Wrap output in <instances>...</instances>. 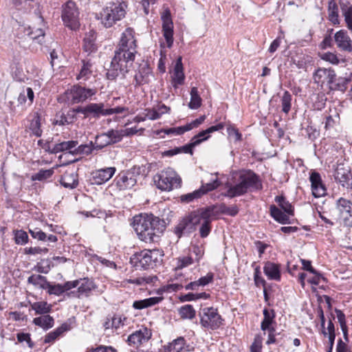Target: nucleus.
<instances>
[{"label": "nucleus", "mask_w": 352, "mask_h": 352, "mask_svg": "<svg viewBox=\"0 0 352 352\" xmlns=\"http://www.w3.org/2000/svg\"><path fill=\"white\" fill-rule=\"evenodd\" d=\"M275 201L278 204V208L275 205L270 206V212L272 217L281 224L290 223L289 216L294 214L293 206L286 199L283 195L276 196Z\"/></svg>", "instance_id": "7"}, {"label": "nucleus", "mask_w": 352, "mask_h": 352, "mask_svg": "<svg viewBox=\"0 0 352 352\" xmlns=\"http://www.w3.org/2000/svg\"><path fill=\"white\" fill-rule=\"evenodd\" d=\"M335 41L338 47L346 52H352V44L346 31L341 30L337 32L334 36Z\"/></svg>", "instance_id": "23"}, {"label": "nucleus", "mask_w": 352, "mask_h": 352, "mask_svg": "<svg viewBox=\"0 0 352 352\" xmlns=\"http://www.w3.org/2000/svg\"><path fill=\"white\" fill-rule=\"evenodd\" d=\"M78 141L74 140L62 142L54 145L52 152L56 154L59 152L68 151L69 153L73 155V151L76 148V146H78Z\"/></svg>", "instance_id": "34"}, {"label": "nucleus", "mask_w": 352, "mask_h": 352, "mask_svg": "<svg viewBox=\"0 0 352 352\" xmlns=\"http://www.w3.org/2000/svg\"><path fill=\"white\" fill-rule=\"evenodd\" d=\"M189 252L195 255L194 261L199 263L204 254V247L202 245H192Z\"/></svg>", "instance_id": "53"}, {"label": "nucleus", "mask_w": 352, "mask_h": 352, "mask_svg": "<svg viewBox=\"0 0 352 352\" xmlns=\"http://www.w3.org/2000/svg\"><path fill=\"white\" fill-rule=\"evenodd\" d=\"M328 19L334 25L340 23L338 7L335 0H329L328 3Z\"/></svg>", "instance_id": "38"}, {"label": "nucleus", "mask_w": 352, "mask_h": 352, "mask_svg": "<svg viewBox=\"0 0 352 352\" xmlns=\"http://www.w3.org/2000/svg\"><path fill=\"white\" fill-rule=\"evenodd\" d=\"M335 179L344 188L352 190V170L341 171L338 169L334 174Z\"/></svg>", "instance_id": "26"}, {"label": "nucleus", "mask_w": 352, "mask_h": 352, "mask_svg": "<svg viewBox=\"0 0 352 352\" xmlns=\"http://www.w3.org/2000/svg\"><path fill=\"white\" fill-rule=\"evenodd\" d=\"M14 242L17 245H25L28 241V235L26 232L22 230H14Z\"/></svg>", "instance_id": "52"}, {"label": "nucleus", "mask_w": 352, "mask_h": 352, "mask_svg": "<svg viewBox=\"0 0 352 352\" xmlns=\"http://www.w3.org/2000/svg\"><path fill=\"white\" fill-rule=\"evenodd\" d=\"M153 181L157 188L170 191L181 186L182 179L171 168H167L153 177Z\"/></svg>", "instance_id": "8"}, {"label": "nucleus", "mask_w": 352, "mask_h": 352, "mask_svg": "<svg viewBox=\"0 0 352 352\" xmlns=\"http://www.w3.org/2000/svg\"><path fill=\"white\" fill-rule=\"evenodd\" d=\"M228 133L230 136L234 137L235 141H240L242 138L241 133L234 126L228 127Z\"/></svg>", "instance_id": "63"}, {"label": "nucleus", "mask_w": 352, "mask_h": 352, "mask_svg": "<svg viewBox=\"0 0 352 352\" xmlns=\"http://www.w3.org/2000/svg\"><path fill=\"white\" fill-rule=\"evenodd\" d=\"M223 128H224V124L219 123L217 125L212 126L208 128L207 129L204 130V131L199 132L197 134L198 135V138H206L207 136L210 137V135H209L210 133H213L214 131H219L221 129H223Z\"/></svg>", "instance_id": "55"}, {"label": "nucleus", "mask_w": 352, "mask_h": 352, "mask_svg": "<svg viewBox=\"0 0 352 352\" xmlns=\"http://www.w3.org/2000/svg\"><path fill=\"white\" fill-rule=\"evenodd\" d=\"M164 256L160 250H144L130 258V263L136 270L153 269L162 261Z\"/></svg>", "instance_id": "5"}, {"label": "nucleus", "mask_w": 352, "mask_h": 352, "mask_svg": "<svg viewBox=\"0 0 352 352\" xmlns=\"http://www.w3.org/2000/svg\"><path fill=\"white\" fill-rule=\"evenodd\" d=\"M336 208L346 226L352 227V202L346 198L340 197L336 201Z\"/></svg>", "instance_id": "15"}, {"label": "nucleus", "mask_w": 352, "mask_h": 352, "mask_svg": "<svg viewBox=\"0 0 352 352\" xmlns=\"http://www.w3.org/2000/svg\"><path fill=\"white\" fill-rule=\"evenodd\" d=\"M251 188L256 190L262 188L259 177L251 170H243L239 175L238 183L230 186L224 195L230 198L239 197L247 193Z\"/></svg>", "instance_id": "4"}, {"label": "nucleus", "mask_w": 352, "mask_h": 352, "mask_svg": "<svg viewBox=\"0 0 352 352\" xmlns=\"http://www.w3.org/2000/svg\"><path fill=\"white\" fill-rule=\"evenodd\" d=\"M31 309L35 311L36 315H45L52 310V305L45 301H39L30 303Z\"/></svg>", "instance_id": "37"}, {"label": "nucleus", "mask_w": 352, "mask_h": 352, "mask_svg": "<svg viewBox=\"0 0 352 352\" xmlns=\"http://www.w3.org/2000/svg\"><path fill=\"white\" fill-rule=\"evenodd\" d=\"M209 138V136H207L204 138H198V135L197 134L194 137L192 138L190 142L180 147H175L173 149L166 151L164 152V155L166 156H173L175 155L184 153H188L190 155L193 154V148L200 144L204 141L207 140Z\"/></svg>", "instance_id": "16"}, {"label": "nucleus", "mask_w": 352, "mask_h": 352, "mask_svg": "<svg viewBox=\"0 0 352 352\" xmlns=\"http://www.w3.org/2000/svg\"><path fill=\"white\" fill-rule=\"evenodd\" d=\"M202 196H203V191H202V190H199V188L197 190H195L192 192H190V193H188V194L182 195L180 197V201L182 203H187V204H188V203L192 202L195 199H199Z\"/></svg>", "instance_id": "49"}, {"label": "nucleus", "mask_w": 352, "mask_h": 352, "mask_svg": "<svg viewBox=\"0 0 352 352\" xmlns=\"http://www.w3.org/2000/svg\"><path fill=\"white\" fill-rule=\"evenodd\" d=\"M212 211L209 213V220H210V225L214 217L219 214H227L231 217H235L239 213V208L236 205L232 206H227L225 204L219 205H211L207 207H204V209H209Z\"/></svg>", "instance_id": "17"}, {"label": "nucleus", "mask_w": 352, "mask_h": 352, "mask_svg": "<svg viewBox=\"0 0 352 352\" xmlns=\"http://www.w3.org/2000/svg\"><path fill=\"white\" fill-rule=\"evenodd\" d=\"M130 130V129L120 130L110 129L105 133L96 135L95 137L96 148L100 151L107 146L121 142L124 136L133 133L129 131Z\"/></svg>", "instance_id": "9"}, {"label": "nucleus", "mask_w": 352, "mask_h": 352, "mask_svg": "<svg viewBox=\"0 0 352 352\" xmlns=\"http://www.w3.org/2000/svg\"><path fill=\"white\" fill-rule=\"evenodd\" d=\"M61 9V19L63 24L72 30L78 29L80 12L76 3L69 0L62 5Z\"/></svg>", "instance_id": "12"}, {"label": "nucleus", "mask_w": 352, "mask_h": 352, "mask_svg": "<svg viewBox=\"0 0 352 352\" xmlns=\"http://www.w3.org/2000/svg\"><path fill=\"white\" fill-rule=\"evenodd\" d=\"M336 74L333 69L329 68H318L314 73L313 78L315 83L322 86L327 82V84L333 85L336 80Z\"/></svg>", "instance_id": "18"}, {"label": "nucleus", "mask_w": 352, "mask_h": 352, "mask_svg": "<svg viewBox=\"0 0 352 352\" xmlns=\"http://www.w3.org/2000/svg\"><path fill=\"white\" fill-rule=\"evenodd\" d=\"M28 283L39 287L43 289H47V287L49 285V281H47V278L40 274H32L29 276Z\"/></svg>", "instance_id": "39"}, {"label": "nucleus", "mask_w": 352, "mask_h": 352, "mask_svg": "<svg viewBox=\"0 0 352 352\" xmlns=\"http://www.w3.org/2000/svg\"><path fill=\"white\" fill-rule=\"evenodd\" d=\"M309 180L311 182L312 195L314 197L318 198L326 195L327 189L322 183L320 175L314 171L310 174Z\"/></svg>", "instance_id": "19"}, {"label": "nucleus", "mask_w": 352, "mask_h": 352, "mask_svg": "<svg viewBox=\"0 0 352 352\" xmlns=\"http://www.w3.org/2000/svg\"><path fill=\"white\" fill-rule=\"evenodd\" d=\"M47 293L50 295L60 296L64 293V289L61 284L52 285L49 282V285L47 287Z\"/></svg>", "instance_id": "56"}, {"label": "nucleus", "mask_w": 352, "mask_h": 352, "mask_svg": "<svg viewBox=\"0 0 352 352\" xmlns=\"http://www.w3.org/2000/svg\"><path fill=\"white\" fill-rule=\"evenodd\" d=\"M151 337V332L147 328H143L131 334L127 339L130 346L138 348L143 342L148 341Z\"/></svg>", "instance_id": "21"}, {"label": "nucleus", "mask_w": 352, "mask_h": 352, "mask_svg": "<svg viewBox=\"0 0 352 352\" xmlns=\"http://www.w3.org/2000/svg\"><path fill=\"white\" fill-rule=\"evenodd\" d=\"M124 2H110L100 13L101 23L105 28L113 26L116 21H120L126 14Z\"/></svg>", "instance_id": "6"}, {"label": "nucleus", "mask_w": 352, "mask_h": 352, "mask_svg": "<svg viewBox=\"0 0 352 352\" xmlns=\"http://www.w3.org/2000/svg\"><path fill=\"white\" fill-rule=\"evenodd\" d=\"M106 113L104 104L102 102L87 104V118L91 117L98 119L101 116H107Z\"/></svg>", "instance_id": "25"}, {"label": "nucleus", "mask_w": 352, "mask_h": 352, "mask_svg": "<svg viewBox=\"0 0 352 352\" xmlns=\"http://www.w3.org/2000/svg\"><path fill=\"white\" fill-rule=\"evenodd\" d=\"M212 210L200 208L190 212L188 215L179 220L175 227L174 232L179 239L183 236L189 235L194 232L198 226L201 238H206L212 230V225L209 220V213Z\"/></svg>", "instance_id": "2"}, {"label": "nucleus", "mask_w": 352, "mask_h": 352, "mask_svg": "<svg viewBox=\"0 0 352 352\" xmlns=\"http://www.w3.org/2000/svg\"><path fill=\"white\" fill-rule=\"evenodd\" d=\"M263 338L261 335H256L250 346V352H261Z\"/></svg>", "instance_id": "58"}, {"label": "nucleus", "mask_w": 352, "mask_h": 352, "mask_svg": "<svg viewBox=\"0 0 352 352\" xmlns=\"http://www.w3.org/2000/svg\"><path fill=\"white\" fill-rule=\"evenodd\" d=\"M32 0H12V4L18 10H27L30 8V2Z\"/></svg>", "instance_id": "59"}, {"label": "nucleus", "mask_w": 352, "mask_h": 352, "mask_svg": "<svg viewBox=\"0 0 352 352\" xmlns=\"http://www.w3.org/2000/svg\"><path fill=\"white\" fill-rule=\"evenodd\" d=\"M179 315L182 319L192 320L195 317L196 311L191 305H185L178 309Z\"/></svg>", "instance_id": "43"}, {"label": "nucleus", "mask_w": 352, "mask_h": 352, "mask_svg": "<svg viewBox=\"0 0 352 352\" xmlns=\"http://www.w3.org/2000/svg\"><path fill=\"white\" fill-rule=\"evenodd\" d=\"M71 326L69 324L65 322L54 331L48 333L44 338V343H53L59 336L64 332L69 331Z\"/></svg>", "instance_id": "29"}, {"label": "nucleus", "mask_w": 352, "mask_h": 352, "mask_svg": "<svg viewBox=\"0 0 352 352\" xmlns=\"http://www.w3.org/2000/svg\"><path fill=\"white\" fill-rule=\"evenodd\" d=\"M96 41V32L90 31L89 33L85 34L83 39L82 47L84 50L88 54L95 52L97 50V46L95 43Z\"/></svg>", "instance_id": "32"}, {"label": "nucleus", "mask_w": 352, "mask_h": 352, "mask_svg": "<svg viewBox=\"0 0 352 352\" xmlns=\"http://www.w3.org/2000/svg\"><path fill=\"white\" fill-rule=\"evenodd\" d=\"M186 340L183 337H179L170 342L165 348L166 352H182L184 349Z\"/></svg>", "instance_id": "40"}, {"label": "nucleus", "mask_w": 352, "mask_h": 352, "mask_svg": "<svg viewBox=\"0 0 352 352\" xmlns=\"http://www.w3.org/2000/svg\"><path fill=\"white\" fill-rule=\"evenodd\" d=\"M350 79L346 78L339 77L338 78H336L334 82L333 85H329V89L331 90L334 91H341L344 92L346 89V86Z\"/></svg>", "instance_id": "46"}, {"label": "nucleus", "mask_w": 352, "mask_h": 352, "mask_svg": "<svg viewBox=\"0 0 352 352\" xmlns=\"http://www.w3.org/2000/svg\"><path fill=\"white\" fill-rule=\"evenodd\" d=\"M98 151V148L96 146V142L90 141L88 144H80L76 146V148L73 151V155H89L94 153V151Z\"/></svg>", "instance_id": "35"}, {"label": "nucleus", "mask_w": 352, "mask_h": 352, "mask_svg": "<svg viewBox=\"0 0 352 352\" xmlns=\"http://www.w3.org/2000/svg\"><path fill=\"white\" fill-rule=\"evenodd\" d=\"M135 32L127 28L122 34L120 43L115 50L114 56L107 69L106 76L108 80H114L120 75L123 78L129 72L137 53Z\"/></svg>", "instance_id": "1"}, {"label": "nucleus", "mask_w": 352, "mask_h": 352, "mask_svg": "<svg viewBox=\"0 0 352 352\" xmlns=\"http://www.w3.org/2000/svg\"><path fill=\"white\" fill-rule=\"evenodd\" d=\"M198 316L201 327L207 329L216 330L223 324L224 321L217 309L213 307L200 309Z\"/></svg>", "instance_id": "11"}, {"label": "nucleus", "mask_w": 352, "mask_h": 352, "mask_svg": "<svg viewBox=\"0 0 352 352\" xmlns=\"http://www.w3.org/2000/svg\"><path fill=\"white\" fill-rule=\"evenodd\" d=\"M116 172L115 167H108L97 170L94 176V183L102 184L109 181Z\"/></svg>", "instance_id": "27"}, {"label": "nucleus", "mask_w": 352, "mask_h": 352, "mask_svg": "<svg viewBox=\"0 0 352 352\" xmlns=\"http://www.w3.org/2000/svg\"><path fill=\"white\" fill-rule=\"evenodd\" d=\"M292 96L291 94L288 91H285L281 97V106H282V111L286 114H287L292 107Z\"/></svg>", "instance_id": "47"}, {"label": "nucleus", "mask_w": 352, "mask_h": 352, "mask_svg": "<svg viewBox=\"0 0 352 352\" xmlns=\"http://www.w3.org/2000/svg\"><path fill=\"white\" fill-rule=\"evenodd\" d=\"M60 182L65 188L74 189L78 184V174L74 171H66L61 177Z\"/></svg>", "instance_id": "28"}, {"label": "nucleus", "mask_w": 352, "mask_h": 352, "mask_svg": "<svg viewBox=\"0 0 352 352\" xmlns=\"http://www.w3.org/2000/svg\"><path fill=\"white\" fill-rule=\"evenodd\" d=\"M25 33L30 38L36 41L40 44L43 41L45 33L41 28H37L34 31L30 28H28L25 30Z\"/></svg>", "instance_id": "45"}, {"label": "nucleus", "mask_w": 352, "mask_h": 352, "mask_svg": "<svg viewBox=\"0 0 352 352\" xmlns=\"http://www.w3.org/2000/svg\"><path fill=\"white\" fill-rule=\"evenodd\" d=\"M33 323L44 330H47L54 326V320L51 316L45 314L34 318Z\"/></svg>", "instance_id": "36"}, {"label": "nucleus", "mask_w": 352, "mask_h": 352, "mask_svg": "<svg viewBox=\"0 0 352 352\" xmlns=\"http://www.w3.org/2000/svg\"><path fill=\"white\" fill-rule=\"evenodd\" d=\"M54 168L50 169H41L36 173L34 174L32 176V179L33 181H43L47 179H49L54 174Z\"/></svg>", "instance_id": "50"}, {"label": "nucleus", "mask_w": 352, "mask_h": 352, "mask_svg": "<svg viewBox=\"0 0 352 352\" xmlns=\"http://www.w3.org/2000/svg\"><path fill=\"white\" fill-rule=\"evenodd\" d=\"M90 352H116V350L112 346L100 345L96 349H91Z\"/></svg>", "instance_id": "64"}, {"label": "nucleus", "mask_w": 352, "mask_h": 352, "mask_svg": "<svg viewBox=\"0 0 352 352\" xmlns=\"http://www.w3.org/2000/svg\"><path fill=\"white\" fill-rule=\"evenodd\" d=\"M174 80L178 85H182L184 81V74L183 72V65L182 57H179L176 61L174 67Z\"/></svg>", "instance_id": "42"}, {"label": "nucleus", "mask_w": 352, "mask_h": 352, "mask_svg": "<svg viewBox=\"0 0 352 352\" xmlns=\"http://www.w3.org/2000/svg\"><path fill=\"white\" fill-rule=\"evenodd\" d=\"M194 258L192 256H180L177 258L176 269H183L186 267L194 263Z\"/></svg>", "instance_id": "54"}, {"label": "nucleus", "mask_w": 352, "mask_h": 352, "mask_svg": "<svg viewBox=\"0 0 352 352\" xmlns=\"http://www.w3.org/2000/svg\"><path fill=\"white\" fill-rule=\"evenodd\" d=\"M29 232L32 237L36 239L38 241H46L47 234L43 232L40 228H35L34 229H29Z\"/></svg>", "instance_id": "57"}, {"label": "nucleus", "mask_w": 352, "mask_h": 352, "mask_svg": "<svg viewBox=\"0 0 352 352\" xmlns=\"http://www.w3.org/2000/svg\"><path fill=\"white\" fill-rule=\"evenodd\" d=\"M213 279L214 274L212 272H208L205 276L199 278L197 281L199 286H206L212 283Z\"/></svg>", "instance_id": "62"}, {"label": "nucleus", "mask_w": 352, "mask_h": 352, "mask_svg": "<svg viewBox=\"0 0 352 352\" xmlns=\"http://www.w3.org/2000/svg\"><path fill=\"white\" fill-rule=\"evenodd\" d=\"M97 91L95 89L86 88L76 85L65 92V100L69 104H74L85 102L94 96Z\"/></svg>", "instance_id": "13"}, {"label": "nucleus", "mask_w": 352, "mask_h": 352, "mask_svg": "<svg viewBox=\"0 0 352 352\" xmlns=\"http://www.w3.org/2000/svg\"><path fill=\"white\" fill-rule=\"evenodd\" d=\"M27 120L29 124L26 127L31 134L37 138L41 137L43 133L41 113L38 111H34L28 117Z\"/></svg>", "instance_id": "22"}, {"label": "nucleus", "mask_w": 352, "mask_h": 352, "mask_svg": "<svg viewBox=\"0 0 352 352\" xmlns=\"http://www.w3.org/2000/svg\"><path fill=\"white\" fill-rule=\"evenodd\" d=\"M190 101L188 107L191 109H197L201 105V98L199 95V91L197 87H193L190 90Z\"/></svg>", "instance_id": "44"}, {"label": "nucleus", "mask_w": 352, "mask_h": 352, "mask_svg": "<svg viewBox=\"0 0 352 352\" xmlns=\"http://www.w3.org/2000/svg\"><path fill=\"white\" fill-rule=\"evenodd\" d=\"M163 36L168 48L173 44V23L169 9H166L162 14Z\"/></svg>", "instance_id": "14"}, {"label": "nucleus", "mask_w": 352, "mask_h": 352, "mask_svg": "<svg viewBox=\"0 0 352 352\" xmlns=\"http://www.w3.org/2000/svg\"><path fill=\"white\" fill-rule=\"evenodd\" d=\"M220 182L219 181L218 178L216 177L214 179H211L210 182L206 184H204L202 182V184L201 187L199 188V190H202L203 191V195L206 194L207 192L212 191L216 188H217L220 186Z\"/></svg>", "instance_id": "51"}, {"label": "nucleus", "mask_w": 352, "mask_h": 352, "mask_svg": "<svg viewBox=\"0 0 352 352\" xmlns=\"http://www.w3.org/2000/svg\"><path fill=\"white\" fill-rule=\"evenodd\" d=\"M142 168L134 166L126 171L120 172L115 178L114 183L118 189L124 190L135 186L142 173Z\"/></svg>", "instance_id": "10"}, {"label": "nucleus", "mask_w": 352, "mask_h": 352, "mask_svg": "<svg viewBox=\"0 0 352 352\" xmlns=\"http://www.w3.org/2000/svg\"><path fill=\"white\" fill-rule=\"evenodd\" d=\"M151 68L147 63H143L138 67V70L134 76L135 87L148 84L149 82V76L151 75Z\"/></svg>", "instance_id": "20"}, {"label": "nucleus", "mask_w": 352, "mask_h": 352, "mask_svg": "<svg viewBox=\"0 0 352 352\" xmlns=\"http://www.w3.org/2000/svg\"><path fill=\"white\" fill-rule=\"evenodd\" d=\"M263 319L261 324V329L263 331L274 329L272 325L275 323V312L274 309L265 308L263 311Z\"/></svg>", "instance_id": "31"}, {"label": "nucleus", "mask_w": 352, "mask_h": 352, "mask_svg": "<svg viewBox=\"0 0 352 352\" xmlns=\"http://www.w3.org/2000/svg\"><path fill=\"white\" fill-rule=\"evenodd\" d=\"M79 280L80 282L78 286V297H80V295L88 296L89 293L96 287L94 283L88 278H80Z\"/></svg>", "instance_id": "33"}, {"label": "nucleus", "mask_w": 352, "mask_h": 352, "mask_svg": "<svg viewBox=\"0 0 352 352\" xmlns=\"http://www.w3.org/2000/svg\"><path fill=\"white\" fill-rule=\"evenodd\" d=\"M82 65L81 67L79 74L77 76L78 80L83 79L84 80H87L92 74V66L93 64L90 60H82Z\"/></svg>", "instance_id": "41"}, {"label": "nucleus", "mask_w": 352, "mask_h": 352, "mask_svg": "<svg viewBox=\"0 0 352 352\" xmlns=\"http://www.w3.org/2000/svg\"><path fill=\"white\" fill-rule=\"evenodd\" d=\"M264 274L268 279L279 281L280 280V265L271 261H267L263 267Z\"/></svg>", "instance_id": "24"}, {"label": "nucleus", "mask_w": 352, "mask_h": 352, "mask_svg": "<svg viewBox=\"0 0 352 352\" xmlns=\"http://www.w3.org/2000/svg\"><path fill=\"white\" fill-rule=\"evenodd\" d=\"M139 239L146 243L153 242L165 230V222L153 214H140L132 223Z\"/></svg>", "instance_id": "3"}, {"label": "nucleus", "mask_w": 352, "mask_h": 352, "mask_svg": "<svg viewBox=\"0 0 352 352\" xmlns=\"http://www.w3.org/2000/svg\"><path fill=\"white\" fill-rule=\"evenodd\" d=\"M54 265L52 264V262L47 260H41V262L37 263V264L34 267L33 270L38 273H42L47 274L51 270V267H53Z\"/></svg>", "instance_id": "48"}, {"label": "nucleus", "mask_w": 352, "mask_h": 352, "mask_svg": "<svg viewBox=\"0 0 352 352\" xmlns=\"http://www.w3.org/2000/svg\"><path fill=\"white\" fill-rule=\"evenodd\" d=\"M314 276L308 279V282L311 285H319L321 282L327 283V279L318 271L316 273H312Z\"/></svg>", "instance_id": "60"}, {"label": "nucleus", "mask_w": 352, "mask_h": 352, "mask_svg": "<svg viewBox=\"0 0 352 352\" xmlns=\"http://www.w3.org/2000/svg\"><path fill=\"white\" fill-rule=\"evenodd\" d=\"M317 313H318V316L320 320V326H321V329H322L321 333L324 336H327V330L325 329V318H324L323 309L321 306H318V307L317 308Z\"/></svg>", "instance_id": "61"}, {"label": "nucleus", "mask_w": 352, "mask_h": 352, "mask_svg": "<svg viewBox=\"0 0 352 352\" xmlns=\"http://www.w3.org/2000/svg\"><path fill=\"white\" fill-rule=\"evenodd\" d=\"M339 3L347 28L352 32V5L348 0H340Z\"/></svg>", "instance_id": "30"}]
</instances>
